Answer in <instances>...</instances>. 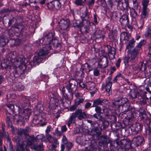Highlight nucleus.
Returning a JSON list of instances; mask_svg holds the SVG:
<instances>
[{"instance_id":"nucleus-63","label":"nucleus","mask_w":151,"mask_h":151,"mask_svg":"<svg viewBox=\"0 0 151 151\" xmlns=\"http://www.w3.org/2000/svg\"><path fill=\"white\" fill-rule=\"evenodd\" d=\"M43 135L42 134L38 135L37 137V138L38 139H41L43 138Z\"/></svg>"},{"instance_id":"nucleus-15","label":"nucleus","mask_w":151,"mask_h":151,"mask_svg":"<svg viewBox=\"0 0 151 151\" xmlns=\"http://www.w3.org/2000/svg\"><path fill=\"white\" fill-rule=\"evenodd\" d=\"M22 110L21 111H19V116L21 117L24 118L25 116H29L31 113V110L30 109L28 108L24 110L22 112Z\"/></svg>"},{"instance_id":"nucleus-19","label":"nucleus","mask_w":151,"mask_h":151,"mask_svg":"<svg viewBox=\"0 0 151 151\" xmlns=\"http://www.w3.org/2000/svg\"><path fill=\"white\" fill-rule=\"evenodd\" d=\"M46 136L47 139L51 143H54L56 144H58V141L56 138L52 137L49 134H46Z\"/></svg>"},{"instance_id":"nucleus-51","label":"nucleus","mask_w":151,"mask_h":151,"mask_svg":"<svg viewBox=\"0 0 151 151\" xmlns=\"http://www.w3.org/2000/svg\"><path fill=\"white\" fill-rule=\"evenodd\" d=\"M95 110L96 112L98 113H101V108L100 107L96 106L95 107Z\"/></svg>"},{"instance_id":"nucleus-62","label":"nucleus","mask_w":151,"mask_h":151,"mask_svg":"<svg viewBox=\"0 0 151 151\" xmlns=\"http://www.w3.org/2000/svg\"><path fill=\"white\" fill-rule=\"evenodd\" d=\"M63 138L62 139V141L63 143H65L67 141V139L65 135H63Z\"/></svg>"},{"instance_id":"nucleus-29","label":"nucleus","mask_w":151,"mask_h":151,"mask_svg":"<svg viewBox=\"0 0 151 151\" xmlns=\"http://www.w3.org/2000/svg\"><path fill=\"white\" fill-rule=\"evenodd\" d=\"M139 116L142 119L146 120L147 118L145 111L143 109H141L139 111Z\"/></svg>"},{"instance_id":"nucleus-41","label":"nucleus","mask_w":151,"mask_h":151,"mask_svg":"<svg viewBox=\"0 0 151 151\" xmlns=\"http://www.w3.org/2000/svg\"><path fill=\"white\" fill-rule=\"evenodd\" d=\"M85 1V0H76L74 3L77 5H81Z\"/></svg>"},{"instance_id":"nucleus-11","label":"nucleus","mask_w":151,"mask_h":151,"mask_svg":"<svg viewBox=\"0 0 151 151\" xmlns=\"http://www.w3.org/2000/svg\"><path fill=\"white\" fill-rule=\"evenodd\" d=\"M142 127L141 124L137 123L132 124L131 127V129L134 134H137L139 132L142 130Z\"/></svg>"},{"instance_id":"nucleus-49","label":"nucleus","mask_w":151,"mask_h":151,"mask_svg":"<svg viewBox=\"0 0 151 151\" xmlns=\"http://www.w3.org/2000/svg\"><path fill=\"white\" fill-rule=\"evenodd\" d=\"M66 146L68 149H70L72 147V143L70 142H67L66 144Z\"/></svg>"},{"instance_id":"nucleus-47","label":"nucleus","mask_w":151,"mask_h":151,"mask_svg":"<svg viewBox=\"0 0 151 151\" xmlns=\"http://www.w3.org/2000/svg\"><path fill=\"white\" fill-rule=\"evenodd\" d=\"M7 107L10 109L12 111H13V110L14 109V104H9L7 105Z\"/></svg>"},{"instance_id":"nucleus-59","label":"nucleus","mask_w":151,"mask_h":151,"mask_svg":"<svg viewBox=\"0 0 151 151\" xmlns=\"http://www.w3.org/2000/svg\"><path fill=\"white\" fill-rule=\"evenodd\" d=\"M6 123L8 124L9 126H11V123L10 122V119L9 117H7L6 119Z\"/></svg>"},{"instance_id":"nucleus-1","label":"nucleus","mask_w":151,"mask_h":151,"mask_svg":"<svg viewBox=\"0 0 151 151\" xmlns=\"http://www.w3.org/2000/svg\"><path fill=\"white\" fill-rule=\"evenodd\" d=\"M145 41L143 40L141 41L130 53H129L128 56L126 57L124 59V63L125 65H132L136 58L137 54L140 50L141 47L145 43Z\"/></svg>"},{"instance_id":"nucleus-30","label":"nucleus","mask_w":151,"mask_h":151,"mask_svg":"<svg viewBox=\"0 0 151 151\" xmlns=\"http://www.w3.org/2000/svg\"><path fill=\"white\" fill-rule=\"evenodd\" d=\"M127 2L128 3L129 5V3L131 4V5L132 4L135 9H137L139 8L137 0H128L127 1Z\"/></svg>"},{"instance_id":"nucleus-55","label":"nucleus","mask_w":151,"mask_h":151,"mask_svg":"<svg viewBox=\"0 0 151 151\" xmlns=\"http://www.w3.org/2000/svg\"><path fill=\"white\" fill-rule=\"evenodd\" d=\"M62 132H66L67 130V128L65 125H64L61 127V128Z\"/></svg>"},{"instance_id":"nucleus-60","label":"nucleus","mask_w":151,"mask_h":151,"mask_svg":"<svg viewBox=\"0 0 151 151\" xmlns=\"http://www.w3.org/2000/svg\"><path fill=\"white\" fill-rule=\"evenodd\" d=\"M146 89V90L148 91L149 93H151V83L148 86V87H147Z\"/></svg>"},{"instance_id":"nucleus-10","label":"nucleus","mask_w":151,"mask_h":151,"mask_svg":"<svg viewBox=\"0 0 151 151\" xmlns=\"http://www.w3.org/2000/svg\"><path fill=\"white\" fill-rule=\"evenodd\" d=\"M108 55L110 59L112 60L115 58L116 50L114 47H111L110 45H107Z\"/></svg>"},{"instance_id":"nucleus-24","label":"nucleus","mask_w":151,"mask_h":151,"mask_svg":"<svg viewBox=\"0 0 151 151\" xmlns=\"http://www.w3.org/2000/svg\"><path fill=\"white\" fill-rule=\"evenodd\" d=\"M150 12V10L147 7L143 8L141 16L142 18H145L147 17Z\"/></svg>"},{"instance_id":"nucleus-42","label":"nucleus","mask_w":151,"mask_h":151,"mask_svg":"<svg viewBox=\"0 0 151 151\" xmlns=\"http://www.w3.org/2000/svg\"><path fill=\"white\" fill-rule=\"evenodd\" d=\"M151 77V73L150 71L146 72L145 73L144 76H142L143 78H148Z\"/></svg>"},{"instance_id":"nucleus-8","label":"nucleus","mask_w":151,"mask_h":151,"mask_svg":"<svg viewBox=\"0 0 151 151\" xmlns=\"http://www.w3.org/2000/svg\"><path fill=\"white\" fill-rule=\"evenodd\" d=\"M59 26L62 30H66L68 28L70 24L68 20H65L64 19H61L59 22Z\"/></svg>"},{"instance_id":"nucleus-57","label":"nucleus","mask_w":151,"mask_h":151,"mask_svg":"<svg viewBox=\"0 0 151 151\" xmlns=\"http://www.w3.org/2000/svg\"><path fill=\"white\" fill-rule=\"evenodd\" d=\"M121 62V60L120 58H119L117 61V62L116 63V66L118 68L120 66V63Z\"/></svg>"},{"instance_id":"nucleus-23","label":"nucleus","mask_w":151,"mask_h":151,"mask_svg":"<svg viewBox=\"0 0 151 151\" xmlns=\"http://www.w3.org/2000/svg\"><path fill=\"white\" fill-rule=\"evenodd\" d=\"M76 118V115L75 114L73 113L68 120L67 123V125L68 127H69L70 126V124L75 123Z\"/></svg>"},{"instance_id":"nucleus-7","label":"nucleus","mask_w":151,"mask_h":151,"mask_svg":"<svg viewBox=\"0 0 151 151\" xmlns=\"http://www.w3.org/2000/svg\"><path fill=\"white\" fill-rule=\"evenodd\" d=\"M47 6L48 9L54 11L59 9L61 7L60 3L58 1H51L47 3Z\"/></svg>"},{"instance_id":"nucleus-21","label":"nucleus","mask_w":151,"mask_h":151,"mask_svg":"<svg viewBox=\"0 0 151 151\" xmlns=\"http://www.w3.org/2000/svg\"><path fill=\"white\" fill-rule=\"evenodd\" d=\"M1 66L3 68H10L11 66L10 61L7 60H5L1 63Z\"/></svg>"},{"instance_id":"nucleus-26","label":"nucleus","mask_w":151,"mask_h":151,"mask_svg":"<svg viewBox=\"0 0 151 151\" xmlns=\"http://www.w3.org/2000/svg\"><path fill=\"white\" fill-rule=\"evenodd\" d=\"M104 100L103 99H99L94 101L92 107H96L99 105H102L104 103Z\"/></svg>"},{"instance_id":"nucleus-46","label":"nucleus","mask_w":151,"mask_h":151,"mask_svg":"<svg viewBox=\"0 0 151 151\" xmlns=\"http://www.w3.org/2000/svg\"><path fill=\"white\" fill-rule=\"evenodd\" d=\"M62 132L60 131H59L58 129H56L55 132H54V134L57 136L60 137L62 135Z\"/></svg>"},{"instance_id":"nucleus-39","label":"nucleus","mask_w":151,"mask_h":151,"mask_svg":"<svg viewBox=\"0 0 151 151\" xmlns=\"http://www.w3.org/2000/svg\"><path fill=\"white\" fill-rule=\"evenodd\" d=\"M120 77L122 78H124V76L120 74H119L117 76H116L114 78L113 80V81L114 83H118V82H117V81L118 80L119 78Z\"/></svg>"},{"instance_id":"nucleus-33","label":"nucleus","mask_w":151,"mask_h":151,"mask_svg":"<svg viewBox=\"0 0 151 151\" xmlns=\"http://www.w3.org/2000/svg\"><path fill=\"white\" fill-rule=\"evenodd\" d=\"M53 100L55 102V104H52L51 103H50L49 106V107L50 108V109H53L58 104V103L59 102L58 100L54 99H53Z\"/></svg>"},{"instance_id":"nucleus-64","label":"nucleus","mask_w":151,"mask_h":151,"mask_svg":"<svg viewBox=\"0 0 151 151\" xmlns=\"http://www.w3.org/2000/svg\"><path fill=\"white\" fill-rule=\"evenodd\" d=\"M9 97L11 99H14L16 97V95L14 93L10 94L9 95Z\"/></svg>"},{"instance_id":"nucleus-9","label":"nucleus","mask_w":151,"mask_h":151,"mask_svg":"<svg viewBox=\"0 0 151 151\" xmlns=\"http://www.w3.org/2000/svg\"><path fill=\"white\" fill-rule=\"evenodd\" d=\"M111 78L108 77L106 81L105 84H104L103 86L105 87L106 91L109 93L111 91V86L112 83L111 81Z\"/></svg>"},{"instance_id":"nucleus-20","label":"nucleus","mask_w":151,"mask_h":151,"mask_svg":"<svg viewBox=\"0 0 151 151\" xmlns=\"http://www.w3.org/2000/svg\"><path fill=\"white\" fill-rule=\"evenodd\" d=\"M134 42L135 41L134 39H132L130 41L128 44L127 45L126 49L128 50L127 51L128 54V56H128L129 53H130V52H132V51H131L130 50L134 47Z\"/></svg>"},{"instance_id":"nucleus-25","label":"nucleus","mask_w":151,"mask_h":151,"mask_svg":"<svg viewBox=\"0 0 151 151\" xmlns=\"http://www.w3.org/2000/svg\"><path fill=\"white\" fill-rule=\"evenodd\" d=\"M83 23L79 20L75 21L73 23V25L75 28H80V30L82 31L83 29Z\"/></svg>"},{"instance_id":"nucleus-43","label":"nucleus","mask_w":151,"mask_h":151,"mask_svg":"<svg viewBox=\"0 0 151 151\" xmlns=\"http://www.w3.org/2000/svg\"><path fill=\"white\" fill-rule=\"evenodd\" d=\"M138 94L139 93H138L137 92L134 91L132 92L130 95V96L132 98H135L137 97Z\"/></svg>"},{"instance_id":"nucleus-52","label":"nucleus","mask_w":151,"mask_h":151,"mask_svg":"<svg viewBox=\"0 0 151 151\" xmlns=\"http://www.w3.org/2000/svg\"><path fill=\"white\" fill-rule=\"evenodd\" d=\"M91 104L89 102H88L86 103L85 105V108L86 109H88L91 107Z\"/></svg>"},{"instance_id":"nucleus-4","label":"nucleus","mask_w":151,"mask_h":151,"mask_svg":"<svg viewBox=\"0 0 151 151\" xmlns=\"http://www.w3.org/2000/svg\"><path fill=\"white\" fill-rule=\"evenodd\" d=\"M55 34L53 32L49 33L45 36L43 40V44L46 45L49 49H51L52 46H54L55 43L57 42V40L55 37Z\"/></svg>"},{"instance_id":"nucleus-14","label":"nucleus","mask_w":151,"mask_h":151,"mask_svg":"<svg viewBox=\"0 0 151 151\" xmlns=\"http://www.w3.org/2000/svg\"><path fill=\"white\" fill-rule=\"evenodd\" d=\"M73 113L75 114L76 117H77L79 120L83 119L86 116L85 112H82V110L81 109L77 110Z\"/></svg>"},{"instance_id":"nucleus-35","label":"nucleus","mask_w":151,"mask_h":151,"mask_svg":"<svg viewBox=\"0 0 151 151\" xmlns=\"http://www.w3.org/2000/svg\"><path fill=\"white\" fill-rule=\"evenodd\" d=\"M15 90H17L19 91H22L24 89V86L20 83H19L18 84L15 85Z\"/></svg>"},{"instance_id":"nucleus-2","label":"nucleus","mask_w":151,"mask_h":151,"mask_svg":"<svg viewBox=\"0 0 151 151\" xmlns=\"http://www.w3.org/2000/svg\"><path fill=\"white\" fill-rule=\"evenodd\" d=\"M113 104L119 107L122 106L124 112L128 111L130 110V104L128 99L126 98L119 97L114 99L113 101Z\"/></svg>"},{"instance_id":"nucleus-5","label":"nucleus","mask_w":151,"mask_h":151,"mask_svg":"<svg viewBox=\"0 0 151 151\" xmlns=\"http://www.w3.org/2000/svg\"><path fill=\"white\" fill-rule=\"evenodd\" d=\"M12 58L14 60V63L16 67H20L21 65H22L24 67L23 70L26 69L25 65L24 64L25 60V58L21 55L20 57L17 56L18 54L16 52H13Z\"/></svg>"},{"instance_id":"nucleus-6","label":"nucleus","mask_w":151,"mask_h":151,"mask_svg":"<svg viewBox=\"0 0 151 151\" xmlns=\"http://www.w3.org/2000/svg\"><path fill=\"white\" fill-rule=\"evenodd\" d=\"M118 3V6L120 9L122 10L125 9L128 10L130 8L131 10V13L133 12V16L135 17L137 16V13L133 9H131L128 4V3L127 2L126 0H116Z\"/></svg>"},{"instance_id":"nucleus-17","label":"nucleus","mask_w":151,"mask_h":151,"mask_svg":"<svg viewBox=\"0 0 151 151\" xmlns=\"http://www.w3.org/2000/svg\"><path fill=\"white\" fill-rule=\"evenodd\" d=\"M120 21L122 24L124 25L127 24L129 22L128 15L126 14H124L122 15L121 18L120 19Z\"/></svg>"},{"instance_id":"nucleus-54","label":"nucleus","mask_w":151,"mask_h":151,"mask_svg":"<svg viewBox=\"0 0 151 151\" xmlns=\"http://www.w3.org/2000/svg\"><path fill=\"white\" fill-rule=\"evenodd\" d=\"M59 143L58 142V144H55L54 143L52 144L51 145V149L53 150L56 148L57 147V145H58Z\"/></svg>"},{"instance_id":"nucleus-13","label":"nucleus","mask_w":151,"mask_h":151,"mask_svg":"<svg viewBox=\"0 0 151 151\" xmlns=\"http://www.w3.org/2000/svg\"><path fill=\"white\" fill-rule=\"evenodd\" d=\"M132 141L137 147L141 145L143 143L144 141V139L142 136H137L133 138Z\"/></svg>"},{"instance_id":"nucleus-18","label":"nucleus","mask_w":151,"mask_h":151,"mask_svg":"<svg viewBox=\"0 0 151 151\" xmlns=\"http://www.w3.org/2000/svg\"><path fill=\"white\" fill-rule=\"evenodd\" d=\"M82 68L83 70L85 71L87 73H88L90 71L93 70V68L91 65L87 63L82 66Z\"/></svg>"},{"instance_id":"nucleus-28","label":"nucleus","mask_w":151,"mask_h":151,"mask_svg":"<svg viewBox=\"0 0 151 151\" xmlns=\"http://www.w3.org/2000/svg\"><path fill=\"white\" fill-rule=\"evenodd\" d=\"M109 65V61L107 58H105L102 61L101 64H100V67L105 68L108 66Z\"/></svg>"},{"instance_id":"nucleus-27","label":"nucleus","mask_w":151,"mask_h":151,"mask_svg":"<svg viewBox=\"0 0 151 151\" xmlns=\"http://www.w3.org/2000/svg\"><path fill=\"white\" fill-rule=\"evenodd\" d=\"M83 22V27L85 29V31H86L88 29L90 25V23L89 21L86 20L85 19Z\"/></svg>"},{"instance_id":"nucleus-3","label":"nucleus","mask_w":151,"mask_h":151,"mask_svg":"<svg viewBox=\"0 0 151 151\" xmlns=\"http://www.w3.org/2000/svg\"><path fill=\"white\" fill-rule=\"evenodd\" d=\"M76 83L78 84L80 87L82 88L86 87V85L83 82L82 80L76 81L74 79H71L69 81L68 84L66 86V88L70 93H74L77 89Z\"/></svg>"},{"instance_id":"nucleus-31","label":"nucleus","mask_w":151,"mask_h":151,"mask_svg":"<svg viewBox=\"0 0 151 151\" xmlns=\"http://www.w3.org/2000/svg\"><path fill=\"white\" fill-rule=\"evenodd\" d=\"M8 40L6 37H0V46L3 47L6 44Z\"/></svg>"},{"instance_id":"nucleus-44","label":"nucleus","mask_w":151,"mask_h":151,"mask_svg":"<svg viewBox=\"0 0 151 151\" xmlns=\"http://www.w3.org/2000/svg\"><path fill=\"white\" fill-rule=\"evenodd\" d=\"M149 0H143L142 2V4L143 6V8L147 7V6L148 4Z\"/></svg>"},{"instance_id":"nucleus-50","label":"nucleus","mask_w":151,"mask_h":151,"mask_svg":"<svg viewBox=\"0 0 151 151\" xmlns=\"http://www.w3.org/2000/svg\"><path fill=\"white\" fill-rule=\"evenodd\" d=\"M93 74L95 76H99L100 74L99 71L96 69H94L93 71Z\"/></svg>"},{"instance_id":"nucleus-61","label":"nucleus","mask_w":151,"mask_h":151,"mask_svg":"<svg viewBox=\"0 0 151 151\" xmlns=\"http://www.w3.org/2000/svg\"><path fill=\"white\" fill-rule=\"evenodd\" d=\"M40 106V105L38 104L37 105V107L38 109H40L39 112H41L44 109L42 107Z\"/></svg>"},{"instance_id":"nucleus-34","label":"nucleus","mask_w":151,"mask_h":151,"mask_svg":"<svg viewBox=\"0 0 151 151\" xmlns=\"http://www.w3.org/2000/svg\"><path fill=\"white\" fill-rule=\"evenodd\" d=\"M27 105V104L25 102H23L22 103L19 102L18 103L17 105L18 107L19 111H21L22 110V109H23Z\"/></svg>"},{"instance_id":"nucleus-32","label":"nucleus","mask_w":151,"mask_h":151,"mask_svg":"<svg viewBox=\"0 0 151 151\" xmlns=\"http://www.w3.org/2000/svg\"><path fill=\"white\" fill-rule=\"evenodd\" d=\"M88 14L89 13L88 12L85 11L81 14L80 16L82 19V21L84 20L85 19H86L89 18Z\"/></svg>"},{"instance_id":"nucleus-48","label":"nucleus","mask_w":151,"mask_h":151,"mask_svg":"<svg viewBox=\"0 0 151 151\" xmlns=\"http://www.w3.org/2000/svg\"><path fill=\"white\" fill-rule=\"evenodd\" d=\"M94 149L91 146H89L85 148V151H94Z\"/></svg>"},{"instance_id":"nucleus-22","label":"nucleus","mask_w":151,"mask_h":151,"mask_svg":"<svg viewBox=\"0 0 151 151\" xmlns=\"http://www.w3.org/2000/svg\"><path fill=\"white\" fill-rule=\"evenodd\" d=\"M130 37L129 34L126 32H123L121 34L120 39L127 41L129 40Z\"/></svg>"},{"instance_id":"nucleus-40","label":"nucleus","mask_w":151,"mask_h":151,"mask_svg":"<svg viewBox=\"0 0 151 151\" xmlns=\"http://www.w3.org/2000/svg\"><path fill=\"white\" fill-rule=\"evenodd\" d=\"M43 145L42 143L40 144L39 145L35 146L34 145L33 146V147H31L32 148H33L35 150H40L42 149V147Z\"/></svg>"},{"instance_id":"nucleus-16","label":"nucleus","mask_w":151,"mask_h":151,"mask_svg":"<svg viewBox=\"0 0 151 151\" xmlns=\"http://www.w3.org/2000/svg\"><path fill=\"white\" fill-rule=\"evenodd\" d=\"M43 47V49L40 50L38 52V54L39 56H42L45 55H47L49 53V50L50 49H49V47H47L46 45H45Z\"/></svg>"},{"instance_id":"nucleus-56","label":"nucleus","mask_w":151,"mask_h":151,"mask_svg":"<svg viewBox=\"0 0 151 151\" xmlns=\"http://www.w3.org/2000/svg\"><path fill=\"white\" fill-rule=\"evenodd\" d=\"M17 151H24V150L22 145H19L18 147Z\"/></svg>"},{"instance_id":"nucleus-53","label":"nucleus","mask_w":151,"mask_h":151,"mask_svg":"<svg viewBox=\"0 0 151 151\" xmlns=\"http://www.w3.org/2000/svg\"><path fill=\"white\" fill-rule=\"evenodd\" d=\"M77 106L75 104L74 105L72 106L69 109V110L70 111H74L76 108Z\"/></svg>"},{"instance_id":"nucleus-12","label":"nucleus","mask_w":151,"mask_h":151,"mask_svg":"<svg viewBox=\"0 0 151 151\" xmlns=\"http://www.w3.org/2000/svg\"><path fill=\"white\" fill-rule=\"evenodd\" d=\"M141 97L143 99L144 104L146 103L147 100V102L151 104V95L146 92H143L141 93Z\"/></svg>"},{"instance_id":"nucleus-58","label":"nucleus","mask_w":151,"mask_h":151,"mask_svg":"<svg viewBox=\"0 0 151 151\" xmlns=\"http://www.w3.org/2000/svg\"><path fill=\"white\" fill-rule=\"evenodd\" d=\"M95 3V0H90L88 1V5L91 6L93 5Z\"/></svg>"},{"instance_id":"nucleus-38","label":"nucleus","mask_w":151,"mask_h":151,"mask_svg":"<svg viewBox=\"0 0 151 151\" xmlns=\"http://www.w3.org/2000/svg\"><path fill=\"white\" fill-rule=\"evenodd\" d=\"M145 36L147 38H151V27H150L148 28L147 32L145 34Z\"/></svg>"},{"instance_id":"nucleus-45","label":"nucleus","mask_w":151,"mask_h":151,"mask_svg":"<svg viewBox=\"0 0 151 151\" xmlns=\"http://www.w3.org/2000/svg\"><path fill=\"white\" fill-rule=\"evenodd\" d=\"M83 101L84 99L82 98L81 99H80L78 100H76V101L75 104L77 106L79 105L81 103H82L83 102Z\"/></svg>"},{"instance_id":"nucleus-36","label":"nucleus","mask_w":151,"mask_h":151,"mask_svg":"<svg viewBox=\"0 0 151 151\" xmlns=\"http://www.w3.org/2000/svg\"><path fill=\"white\" fill-rule=\"evenodd\" d=\"M138 68L142 71H145L146 68L145 64L144 63L142 62H140L139 64Z\"/></svg>"},{"instance_id":"nucleus-37","label":"nucleus","mask_w":151,"mask_h":151,"mask_svg":"<svg viewBox=\"0 0 151 151\" xmlns=\"http://www.w3.org/2000/svg\"><path fill=\"white\" fill-rule=\"evenodd\" d=\"M29 2L30 3H34L36 4L37 3H39L41 4H45L46 0H28Z\"/></svg>"}]
</instances>
